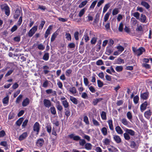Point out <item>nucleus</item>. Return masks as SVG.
<instances>
[{"mask_svg":"<svg viewBox=\"0 0 152 152\" xmlns=\"http://www.w3.org/2000/svg\"><path fill=\"white\" fill-rule=\"evenodd\" d=\"M145 51V49L142 47L140 48L137 49L134 48V52L138 56H139L142 54L143 52Z\"/></svg>","mask_w":152,"mask_h":152,"instance_id":"f257e3e1","label":"nucleus"},{"mask_svg":"<svg viewBox=\"0 0 152 152\" xmlns=\"http://www.w3.org/2000/svg\"><path fill=\"white\" fill-rule=\"evenodd\" d=\"M1 9L5 12V14L7 16H9L10 14L9 8L7 6H1Z\"/></svg>","mask_w":152,"mask_h":152,"instance_id":"f03ea898","label":"nucleus"},{"mask_svg":"<svg viewBox=\"0 0 152 152\" xmlns=\"http://www.w3.org/2000/svg\"><path fill=\"white\" fill-rule=\"evenodd\" d=\"M37 27L34 26L29 31L28 35L29 37H32L35 33L37 30Z\"/></svg>","mask_w":152,"mask_h":152,"instance_id":"7ed1b4c3","label":"nucleus"},{"mask_svg":"<svg viewBox=\"0 0 152 152\" xmlns=\"http://www.w3.org/2000/svg\"><path fill=\"white\" fill-rule=\"evenodd\" d=\"M40 129L39 125L37 122H36L34 124L33 126V130L34 131L37 132L36 134H38Z\"/></svg>","mask_w":152,"mask_h":152,"instance_id":"20e7f679","label":"nucleus"},{"mask_svg":"<svg viewBox=\"0 0 152 152\" xmlns=\"http://www.w3.org/2000/svg\"><path fill=\"white\" fill-rule=\"evenodd\" d=\"M43 104L44 106L47 107L49 108L51 105V103L50 100L47 99H44L43 100Z\"/></svg>","mask_w":152,"mask_h":152,"instance_id":"39448f33","label":"nucleus"},{"mask_svg":"<svg viewBox=\"0 0 152 152\" xmlns=\"http://www.w3.org/2000/svg\"><path fill=\"white\" fill-rule=\"evenodd\" d=\"M70 138L73 139L75 141H78L80 140V137L78 135H75L74 134H72L69 135Z\"/></svg>","mask_w":152,"mask_h":152,"instance_id":"423d86ee","label":"nucleus"},{"mask_svg":"<svg viewBox=\"0 0 152 152\" xmlns=\"http://www.w3.org/2000/svg\"><path fill=\"white\" fill-rule=\"evenodd\" d=\"M27 136V132H24L18 138V140L20 141H22L25 139Z\"/></svg>","mask_w":152,"mask_h":152,"instance_id":"0eeeda50","label":"nucleus"},{"mask_svg":"<svg viewBox=\"0 0 152 152\" xmlns=\"http://www.w3.org/2000/svg\"><path fill=\"white\" fill-rule=\"evenodd\" d=\"M44 143V141L43 139L40 138L38 139L37 141V144L39 147L42 146Z\"/></svg>","mask_w":152,"mask_h":152,"instance_id":"6e6552de","label":"nucleus"},{"mask_svg":"<svg viewBox=\"0 0 152 152\" xmlns=\"http://www.w3.org/2000/svg\"><path fill=\"white\" fill-rule=\"evenodd\" d=\"M149 93L146 92L141 94V98L145 100L147 99L148 97Z\"/></svg>","mask_w":152,"mask_h":152,"instance_id":"1a4fd4ad","label":"nucleus"},{"mask_svg":"<svg viewBox=\"0 0 152 152\" xmlns=\"http://www.w3.org/2000/svg\"><path fill=\"white\" fill-rule=\"evenodd\" d=\"M30 101L29 99L27 98L24 99L22 103V105L23 107H26L29 103Z\"/></svg>","mask_w":152,"mask_h":152,"instance_id":"9d476101","label":"nucleus"},{"mask_svg":"<svg viewBox=\"0 0 152 152\" xmlns=\"http://www.w3.org/2000/svg\"><path fill=\"white\" fill-rule=\"evenodd\" d=\"M147 105V103L146 102H145L141 105L140 108L142 112H143L146 109Z\"/></svg>","mask_w":152,"mask_h":152,"instance_id":"9b49d317","label":"nucleus"},{"mask_svg":"<svg viewBox=\"0 0 152 152\" xmlns=\"http://www.w3.org/2000/svg\"><path fill=\"white\" fill-rule=\"evenodd\" d=\"M52 26H50L46 30L45 34V38H46L48 35L50 34V31L52 29Z\"/></svg>","mask_w":152,"mask_h":152,"instance_id":"f8f14e48","label":"nucleus"},{"mask_svg":"<svg viewBox=\"0 0 152 152\" xmlns=\"http://www.w3.org/2000/svg\"><path fill=\"white\" fill-rule=\"evenodd\" d=\"M70 100L73 103L75 104H78L77 100L74 97L70 96Z\"/></svg>","mask_w":152,"mask_h":152,"instance_id":"ddd939ff","label":"nucleus"},{"mask_svg":"<svg viewBox=\"0 0 152 152\" xmlns=\"http://www.w3.org/2000/svg\"><path fill=\"white\" fill-rule=\"evenodd\" d=\"M113 138L115 142L118 143H120L121 142V139L120 137L117 135L113 136Z\"/></svg>","mask_w":152,"mask_h":152,"instance_id":"4468645a","label":"nucleus"},{"mask_svg":"<svg viewBox=\"0 0 152 152\" xmlns=\"http://www.w3.org/2000/svg\"><path fill=\"white\" fill-rule=\"evenodd\" d=\"M151 115V113L150 110H149L148 111L145 112L144 113L145 116L148 119L150 118Z\"/></svg>","mask_w":152,"mask_h":152,"instance_id":"2eb2a0df","label":"nucleus"},{"mask_svg":"<svg viewBox=\"0 0 152 152\" xmlns=\"http://www.w3.org/2000/svg\"><path fill=\"white\" fill-rule=\"evenodd\" d=\"M62 103L64 108L66 109L69 107V103L66 100L62 101Z\"/></svg>","mask_w":152,"mask_h":152,"instance_id":"dca6fc26","label":"nucleus"},{"mask_svg":"<svg viewBox=\"0 0 152 152\" xmlns=\"http://www.w3.org/2000/svg\"><path fill=\"white\" fill-rule=\"evenodd\" d=\"M115 130L117 133L120 134H122L123 133V131L120 127L118 126L115 128Z\"/></svg>","mask_w":152,"mask_h":152,"instance_id":"f3484780","label":"nucleus"},{"mask_svg":"<svg viewBox=\"0 0 152 152\" xmlns=\"http://www.w3.org/2000/svg\"><path fill=\"white\" fill-rule=\"evenodd\" d=\"M85 148L87 150H91L92 148V145L90 143H86L85 145Z\"/></svg>","mask_w":152,"mask_h":152,"instance_id":"a211bd4d","label":"nucleus"},{"mask_svg":"<svg viewBox=\"0 0 152 152\" xmlns=\"http://www.w3.org/2000/svg\"><path fill=\"white\" fill-rule=\"evenodd\" d=\"M87 3L88 1L87 0L83 1L79 5V7L80 8H83L86 4Z\"/></svg>","mask_w":152,"mask_h":152,"instance_id":"6ab92c4d","label":"nucleus"},{"mask_svg":"<svg viewBox=\"0 0 152 152\" xmlns=\"http://www.w3.org/2000/svg\"><path fill=\"white\" fill-rule=\"evenodd\" d=\"M86 9L85 8H84L81 9L80 11L79 14L78 16L79 17H81L84 14L86 10Z\"/></svg>","mask_w":152,"mask_h":152,"instance_id":"aec40b11","label":"nucleus"},{"mask_svg":"<svg viewBox=\"0 0 152 152\" xmlns=\"http://www.w3.org/2000/svg\"><path fill=\"white\" fill-rule=\"evenodd\" d=\"M110 4L109 3H108L104 5L103 10V13H105L108 9L110 7Z\"/></svg>","mask_w":152,"mask_h":152,"instance_id":"412c9836","label":"nucleus"},{"mask_svg":"<svg viewBox=\"0 0 152 152\" xmlns=\"http://www.w3.org/2000/svg\"><path fill=\"white\" fill-rule=\"evenodd\" d=\"M141 4L145 7L147 9H149L150 7L149 4L147 2L145 1H142Z\"/></svg>","mask_w":152,"mask_h":152,"instance_id":"4be33fe9","label":"nucleus"},{"mask_svg":"<svg viewBox=\"0 0 152 152\" xmlns=\"http://www.w3.org/2000/svg\"><path fill=\"white\" fill-rule=\"evenodd\" d=\"M9 99V96L7 95L3 99L2 102L4 104H7L8 102Z\"/></svg>","mask_w":152,"mask_h":152,"instance_id":"5701e85b","label":"nucleus"},{"mask_svg":"<svg viewBox=\"0 0 152 152\" xmlns=\"http://www.w3.org/2000/svg\"><path fill=\"white\" fill-rule=\"evenodd\" d=\"M23 120V118H19L16 122V124L17 126H20L21 125Z\"/></svg>","mask_w":152,"mask_h":152,"instance_id":"b1692460","label":"nucleus"},{"mask_svg":"<svg viewBox=\"0 0 152 152\" xmlns=\"http://www.w3.org/2000/svg\"><path fill=\"white\" fill-rule=\"evenodd\" d=\"M49 58V54L48 53H46L44 54L42 59L45 61H47L48 60Z\"/></svg>","mask_w":152,"mask_h":152,"instance_id":"393cba45","label":"nucleus"},{"mask_svg":"<svg viewBox=\"0 0 152 152\" xmlns=\"http://www.w3.org/2000/svg\"><path fill=\"white\" fill-rule=\"evenodd\" d=\"M108 149L109 151L112 152H115L117 151L116 148L112 146L109 147Z\"/></svg>","mask_w":152,"mask_h":152,"instance_id":"a878e982","label":"nucleus"},{"mask_svg":"<svg viewBox=\"0 0 152 152\" xmlns=\"http://www.w3.org/2000/svg\"><path fill=\"white\" fill-rule=\"evenodd\" d=\"M69 91L73 94H75L76 93L77 90L75 87H70L69 88Z\"/></svg>","mask_w":152,"mask_h":152,"instance_id":"bb28decb","label":"nucleus"},{"mask_svg":"<svg viewBox=\"0 0 152 152\" xmlns=\"http://www.w3.org/2000/svg\"><path fill=\"white\" fill-rule=\"evenodd\" d=\"M116 48L118 50L119 52L120 53L124 50V48L121 45H118L116 47Z\"/></svg>","mask_w":152,"mask_h":152,"instance_id":"cd10ccee","label":"nucleus"},{"mask_svg":"<svg viewBox=\"0 0 152 152\" xmlns=\"http://www.w3.org/2000/svg\"><path fill=\"white\" fill-rule=\"evenodd\" d=\"M115 69L117 72H120L123 70V67L121 66H118L115 67Z\"/></svg>","mask_w":152,"mask_h":152,"instance_id":"c85d7f7f","label":"nucleus"},{"mask_svg":"<svg viewBox=\"0 0 152 152\" xmlns=\"http://www.w3.org/2000/svg\"><path fill=\"white\" fill-rule=\"evenodd\" d=\"M108 122L110 129L112 130H113V125L112 121L111 120H110L108 121Z\"/></svg>","mask_w":152,"mask_h":152,"instance_id":"c756f323","label":"nucleus"},{"mask_svg":"<svg viewBox=\"0 0 152 152\" xmlns=\"http://www.w3.org/2000/svg\"><path fill=\"white\" fill-rule=\"evenodd\" d=\"M140 19V20H140L142 22L144 23L146 20V17L145 15L142 14L141 15V18Z\"/></svg>","mask_w":152,"mask_h":152,"instance_id":"7c9ffc66","label":"nucleus"},{"mask_svg":"<svg viewBox=\"0 0 152 152\" xmlns=\"http://www.w3.org/2000/svg\"><path fill=\"white\" fill-rule=\"evenodd\" d=\"M110 142V140L107 138H105L104 140L103 141V142L104 143V144L106 145H109Z\"/></svg>","mask_w":152,"mask_h":152,"instance_id":"2f4dec72","label":"nucleus"},{"mask_svg":"<svg viewBox=\"0 0 152 152\" xmlns=\"http://www.w3.org/2000/svg\"><path fill=\"white\" fill-rule=\"evenodd\" d=\"M102 100L101 98H99L95 99H94L93 101V104L94 105H96L98 102H100Z\"/></svg>","mask_w":152,"mask_h":152,"instance_id":"473e14b6","label":"nucleus"},{"mask_svg":"<svg viewBox=\"0 0 152 152\" xmlns=\"http://www.w3.org/2000/svg\"><path fill=\"white\" fill-rule=\"evenodd\" d=\"M23 97V95L21 94L17 98L15 102L16 103H19Z\"/></svg>","mask_w":152,"mask_h":152,"instance_id":"72a5a7b5","label":"nucleus"},{"mask_svg":"<svg viewBox=\"0 0 152 152\" xmlns=\"http://www.w3.org/2000/svg\"><path fill=\"white\" fill-rule=\"evenodd\" d=\"M110 14V13L108 12H107L105 14L104 17V22H106L107 21L109 18Z\"/></svg>","mask_w":152,"mask_h":152,"instance_id":"f704fd0d","label":"nucleus"},{"mask_svg":"<svg viewBox=\"0 0 152 152\" xmlns=\"http://www.w3.org/2000/svg\"><path fill=\"white\" fill-rule=\"evenodd\" d=\"M101 115L102 119L104 120L106 119V113L104 111H102L101 114Z\"/></svg>","mask_w":152,"mask_h":152,"instance_id":"c9c22d12","label":"nucleus"},{"mask_svg":"<svg viewBox=\"0 0 152 152\" xmlns=\"http://www.w3.org/2000/svg\"><path fill=\"white\" fill-rule=\"evenodd\" d=\"M101 132L104 135H106L107 134V130L106 128L104 127L101 129Z\"/></svg>","mask_w":152,"mask_h":152,"instance_id":"e433bc0d","label":"nucleus"},{"mask_svg":"<svg viewBox=\"0 0 152 152\" xmlns=\"http://www.w3.org/2000/svg\"><path fill=\"white\" fill-rule=\"evenodd\" d=\"M57 35V34L55 32L52 35L51 38V42H53L54 40Z\"/></svg>","mask_w":152,"mask_h":152,"instance_id":"4c0bfd02","label":"nucleus"},{"mask_svg":"<svg viewBox=\"0 0 152 152\" xmlns=\"http://www.w3.org/2000/svg\"><path fill=\"white\" fill-rule=\"evenodd\" d=\"M83 121L86 124L88 125L89 124V123L88 121V117L86 116H85L84 117Z\"/></svg>","mask_w":152,"mask_h":152,"instance_id":"58836bf2","label":"nucleus"},{"mask_svg":"<svg viewBox=\"0 0 152 152\" xmlns=\"http://www.w3.org/2000/svg\"><path fill=\"white\" fill-rule=\"evenodd\" d=\"M50 110L51 113L53 115H55L56 113V109L54 107H50Z\"/></svg>","mask_w":152,"mask_h":152,"instance_id":"ea45409f","label":"nucleus"},{"mask_svg":"<svg viewBox=\"0 0 152 152\" xmlns=\"http://www.w3.org/2000/svg\"><path fill=\"white\" fill-rule=\"evenodd\" d=\"M97 2V0H95L91 4L90 7V9H93L94 8L95 5H96Z\"/></svg>","mask_w":152,"mask_h":152,"instance_id":"a19ab883","label":"nucleus"},{"mask_svg":"<svg viewBox=\"0 0 152 152\" xmlns=\"http://www.w3.org/2000/svg\"><path fill=\"white\" fill-rule=\"evenodd\" d=\"M80 141H79V144L82 146H83L85 144H86V142L84 139L80 140Z\"/></svg>","mask_w":152,"mask_h":152,"instance_id":"79ce46f5","label":"nucleus"},{"mask_svg":"<svg viewBox=\"0 0 152 152\" xmlns=\"http://www.w3.org/2000/svg\"><path fill=\"white\" fill-rule=\"evenodd\" d=\"M118 12L119 10L117 8H115L113 10L112 12V15H115L118 14Z\"/></svg>","mask_w":152,"mask_h":152,"instance_id":"37998d69","label":"nucleus"},{"mask_svg":"<svg viewBox=\"0 0 152 152\" xmlns=\"http://www.w3.org/2000/svg\"><path fill=\"white\" fill-rule=\"evenodd\" d=\"M83 81L85 85L86 86H88L89 82L86 77H85L84 78Z\"/></svg>","mask_w":152,"mask_h":152,"instance_id":"c03bdc74","label":"nucleus"},{"mask_svg":"<svg viewBox=\"0 0 152 152\" xmlns=\"http://www.w3.org/2000/svg\"><path fill=\"white\" fill-rule=\"evenodd\" d=\"M97 38L96 37H93L91 41V43L92 44H95L97 41Z\"/></svg>","mask_w":152,"mask_h":152,"instance_id":"a18cd8bd","label":"nucleus"},{"mask_svg":"<svg viewBox=\"0 0 152 152\" xmlns=\"http://www.w3.org/2000/svg\"><path fill=\"white\" fill-rule=\"evenodd\" d=\"M88 88L90 91L92 93H94L96 91V90L92 86H88Z\"/></svg>","mask_w":152,"mask_h":152,"instance_id":"49530a36","label":"nucleus"},{"mask_svg":"<svg viewBox=\"0 0 152 152\" xmlns=\"http://www.w3.org/2000/svg\"><path fill=\"white\" fill-rule=\"evenodd\" d=\"M92 122L93 124L96 126H99L100 125L99 122L94 118L92 119Z\"/></svg>","mask_w":152,"mask_h":152,"instance_id":"de8ad7c7","label":"nucleus"},{"mask_svg":"<svg viewBox=\"0 0 152 152\" xmlns=\"http://www.w3.org/2000/svg\"><path fill=\"white\" fill-rule=\"evenodd\" d=\"M14 71L13 69H11L8 71L7 72L5 75V76L7 77L9 75H10Z\"/></svg>","mask_w":152,"mask_h":152,"instance_id":"09e8293b","label":"nucleus"},{"mask_svg":"<svg viewBox=\"0 0 152 152\" xmlns=\"http://www.w3.org/2000/svg\"><path fill=\"white\" fill-rule=\"evenodd\" d=\"M123 24L122 23H121L119 24L118 27V30L120 32L122 31L123 30Z\"/></svg>","mask_w":152,"mask_h":152,"instance_id":"8fccbe9b","label":"nucleus"},{"mask_svg":"<svg viewBox=\"0 0 152 152\" xmlns=\"http://www.w3.org/2000/svg\"><path fill=\"white\" fill-rule=\"evenodd\" d=\"M139 99V96H136L134 97V102L135 104L138 103Z\"/></svg>","mask_w":152,"mask_h":152,"instance_id":"3c124183","label":"nucleus"},{"mask_svg":"<svg viewBox=\"0 0 152 152\" xmlns=\"http://www.w3.org/2000/svg\"><path fill=\"white\" fill-rule=\"evenodd\" d=\"M66 38L68 40H71V37L70 34L69 33H66L65 34Z\"/></svg>","mask_w":152,"mask_h":152,"instance_id":"603ef678","label":"nucleus"},{"mask_svg":"<svg viewBox=\"0 0 152 152\" xmlns=\"http://www.w3.org/2000/svg\"><path fill=\"white\" fill-rule=\"evenodd\" d=\"M139 16L140 14L138 12H136L134 13V16L137 19L140 20Z\"/></svg>","mask_w":152,"mask_h":152,"instance_id":"864d4df0","label":"nucleus"},{"mask_svg":"<svg viewBox=\"0 0 152 152\" xmlns=\"http://www.w3.org/2000/svg\"><path fill=\"white\" fill-rule=\"evenodd\" d=\"M45 46L42 44H40L37 46L38 48L40 50H43L45 48Z\"/></svg>","mask_w":152,"mask_h":152,"instance_id":"5fc2aeb1","label":"nucleus"},{"mask_svg":"<svg viewBox=\"0 0 152 152\" xmlns=\"http://www.w3.org/2000/svg\"><path fill=\"white\" fill-rule=\"evenodd\" d=\"M97 83L98 86L99 87H102L103 85V83L100 80H97Z\"/></svg>","mask_w":152,"mask_h":152,"instance_id":"6e6d98bb","label":"nucleus"},{"mask_svg":"<svg viewBox=\"0 0 152 152\" xmlns=\"http://www.w3.org/2000/svg\"><path fill=\"white\" fill-rule=\"evenodd\" d=\"M45 23V22L43 21H41V23L39 26V29H42V28H43V27L44 26V25Z\"/></svg>","mask_w":152,"mask_h":152,"instance_id":"4d7b16f0","label":"nucleus"},{"mask_svg":"<svg viewBox=\"0 0 152 152\" xmlns=\"http://www.w3.org/2000/svg\"><path fill=\"white\" fill-rule=\"evenodd\" d=\"M122 63H124V60L119 58L117 59V63L118 64H121Z\"/></svg>","mask_w":152,"mask_h":152,"instance_id":"13d9d810","label":"nucleus"},{"mask_svg":"<svg viewBox=\"0 0 152 152\" xmlns=\"http://www.w3.org/2000/svg\"><path fill=\"white\" fill-rule=\"evenodd\" d=\"M79 32L78 31L75 32L74 34V37L76 40H78V38Z\"/></svg>","mask_w":152,"mask_h":152,"instance_id":"bf43d9fd","label":"nucleus"},{"mask_svg":"<svg viewBox=\"0 0 152 152\" xmlns=\"http://www.w3.org/2000/svg\"><path fill=\"white\" fill-rule=\"evenodd\" d=\"M17 29H18L17 26L16 25H14L11 29V31L12 32H13L14 31H16Z\"/></svg>","mask_w":152,"mask_h":152,"instance_id":"052dcab7","label":"nucleus"},{"mask_svg":"<svg viewBox=\"0 0 152 152\" xmlns=\"http://www.w3.org/2000/svg\"><path fill=\"white\" fill-rule=\"evenodd\" d=\"M124 137L125 139L126 140H129L130 139V137L127 133H124Z\"/></svg>","mask_w":152,"mask_h":152,"instance_id":"680f3d73","label":"nucleus"},{"mask_svg":"<svg viewBox=\"0 0 152 152\" xmlns=\"http://www.w3.org/2000/svg\"><path fill=\"white\" fill-rule=\"evenodd\" d=\"M83 138L86 140L88 142H89L90 141V137L88 135L85 134Z\"/></svg>","mask_w":152,"mask_h":152,"instance_id":"e2e57ef3","label":"nucleus"},{"mask_svg":"<svg viewBox=\"0 0 152 152\" xmlns=\"http://www.w3.org/2000/svg\"><path fill=\"white\" fill-rule=\"evenodd\" d=\"M47 130V132L50 133L51 132V127L50 125H48L46 126Z\"/></svg>","mask_w":152,"mask_h":152,"instance_id":"0e129e2a","label":"nucleus"},{"mask_svg":"<svg viewBox=\"0 0 152 152\" xmlns=\"http://www.w3.org/2000/svg\"><path fill=\"white\" fill-rule=\"evenodd\" d=\"M22 22V16L20 17L19 20L18 22V25L20 26Z\"/></svg>","mask_w":152,"mask_h":152,"instance_id":"69168bd1","label":"nucleus"},{"mask_svg":"<svg viewBox=\"0 0 152 152\" xmlns=\"http://www.w3.org/2000/svg\"><path fill=\"white\" fill-rule=\"evenodd\" d=\"M72 70L71 69H69L67 70L66 72V75L67 76L69 75L71 73Z\"/></svg>","mask_w":152,"mask_h":152,"instance_id":"338daca9","label":"nucleus"},{"mask_svg":"<svg viewBox=\"0 0 152 152\" xmlns=\"http://www.w3.org/2000/svg\"><path fill=\"white\" fill-rule=\"evenodd\" d=\"M81 97L84 99H86L88 97L87 94L85 92L82 93L81 94Z\"/></svg>","mask_w":152,"mask_h":152,"instance_id":"774afa93","label":"nucleus"}]
</instances>
